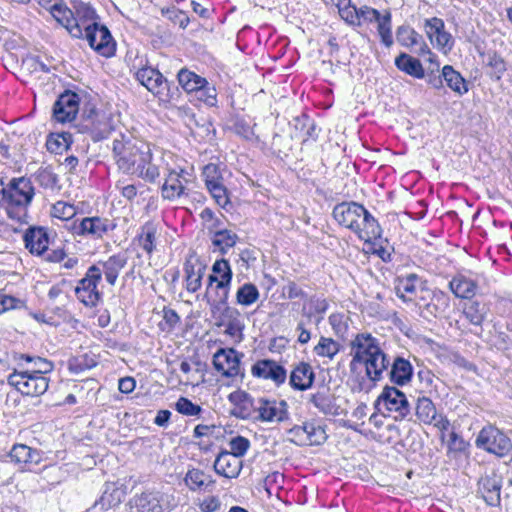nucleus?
I'll return each mask as SVG.
<instances>
[{
  "instance_id": "nucleus-1",
  "label": "nucleus",
  "mask_w": 512,
  "mask_h": 512,
  "mask_svg": "<svg viewBox=\"0 0 512 512\" xmlns=\"http://www.w3.org/2000/svg\"><path fill=\"white\" fill-rule=\"evenodd\" d=\"M112 154L118 168L126 174L153 183L159 177L158 167L152 163L149 144L131 134L119 133L112 141Z\"/></svg>"
},
{
  "instance_id": "nucleus-2",
  "label": "nucleus",
  "mask_w": 512,
  "mask_h": 512,
  "mask_svg": "<svg viewBox=\"0 0 512 512\" xmlns=\"http://www.w3.org/2000/svg\"><path fill=\"white\" fill-rule=\"evenodd\" d=\"M352 360L349 364L351 372H355L358 365H365L366 376L372 382L382 378L390 361L379 346L378 340L369 333H359L351 342Z\"/></svg>"
},
{
  "instance_id": "nucleus-3",
  "label": "nucleus",
  "mask_w": 512,
  "mask_h": 512,
  "mask_svg": "<svg viewBox=\"0 0 512 512\" xmlns=\"http://www.w3.org/2000/svg\"><path fill=\"white\" fill-rule=\"evenodd\" d=\"M333 217L341 226L352 230L359 239L371 242L381 237L378 221L357 202H342L333 209Z\"/></svg>"
},
{
  "instance_id": "nucleus-4",
  "label": "nucleus",
  "mask_w": 512,
  "mask_h": 512,
  "mask_svg": "<svg viewBox=\"0 0 512 512\" xmlns=\"http://www.w3.org/2000/svg\"><path fill=\"white\" fill-rule=\"evenodd\" d=\"M415 306L418 308L420 316L430 321L441 316L449 309L450 298L439 289H421V296L417 297Z\"/></svg>"
},
{
  "instance_id": "nucleus-5",
  "label": "nucleus",
  "mask_w": 512,
  "mask_h": 512,
  "mask_svg": "<svg viewBox=\"0 0 512 512\" xmlns=\"http://www.w3.org/2000/svg\"><path fill=\"white\" fill-rule=\"evenodd\" d=\"M3 202L9 207L25 209L34 197V187L29 178H13L1 187Z\"/></svg>"
},
{
  "instance_id": "nucleus-6",
  "label": "nucleus",
  "mask_w": 512,
  "mask_h": 512,
  "mask_svg": "<svg viewBox=\"0 0 512 512\" xmlns=\"http://www.w3.org/2000/svg\"><path fill=\"white\" fill-rule=\"evenodd\" d=\"M8 384L15 387L20 393L27 396H40L44 394L49 387V378L31 372L14 371L8 376Z\"/></svg>"
},
{
  "instance_id": "nucleus-7",
  "label": "nucleus",
  "mask_w": 512,
  "mask_h": 512,
  "mask_svg": "<svg viewBox=\"0 0 512 512\" xmlns=\"http://www.w3.org/2000/svg\"><path fill=\"white\" fill-rule=\"evenodd\" d=\"M101 278V268L98 265H92L88 268L85 277L76 286L75 294L85 306L94 307L101 299V293L97 288Z\"/></svg>"
},
{
  "instance_id": "nucleus-8",
  "label": "nucleus",
  "mask_w": 512,
  "mask_h": 512,
  "mask_svg": "<svg viewBox=\"0 0 512 512\" xmlns=\"http://www.w3.org/2000/svg\"><path fill=\"white\" fill-rule=\"evenodd\" d=\"M476 446L499 457L507 455L512 449L511 440L494 426L483 427L476 438Z\"/></svg>"
},
{
  "instance_id": "nucleus-9",
  "label": "nucleus",
  "mask_w": 512,
  "mask_h": 512,
  "mask_svg": "<svg viewBox=\"0 0 512 512\" xmlns=\"http://www.w3.org/2000/svg\"><path fill=\"white\" fill-rule=\"evenodd\" d=\"M90 47L104 57H111L115 53V42L106 26L97 22L87 24L83 30V36Z\"/></svg>"
},
{
  "instance_id": "nucleus-10",
  "label": "nucleus",
  "mask_w": 512,
  "mask_h": 512,
  "mask_svg": "<svg viewBox=\"0 0 512 512\" xmlns=\"http://www.w3.org/2000/svg\"><path fill=\"white\" fill-rule=\"evenodd\" d=\"M389 412H395L396 420H411V407L406 395L396 387L385 386L377 400Z\"/></svg>"
},
{
  "instance_id": "nucleus-11",
  "label": "nucleus",
  "mask_w": 512,
  "mask_h": 512,
  "mask_svg": "<svg viewBox=\"0 0 512 512\" xmlns=\"http://www.w3.org/2000/svg\"><path fill=\"white\" fill-rule=\"evenodd\" d=\"M289 418L288 404L285 400L258 398L253 419L260 422H283Z\"/></svg>"
},
{
  "instance_id": "nucleus-12",
  "label": "nucleus",
  "mask_w": 512,
  "mask_h": 512,
  "mask_svg": "<svg viewBox=\"0 0 512 512\" xmlns=\"http://www.w3.org/2000/svg\"><path fill=\"white\" fill-rule=\"evenodd\" d=\"M243 356L234 348H220L213 356L214 368L225 377H244L240 367Z\"/></svg>"
},
{
  "instance_id": "nucleus-13",
  "label": "nucleus",
  "mask_w": 512,
  "mask_h": 512,
  "mask_svg": "<svg viewBox=\"0 0 512 512\" xmlns=\"http://www.w3.org/2000/svg\"><path fill=\"white\" fill-rule=\"evenodd\" d=\"M79 102L80 97L77 93L64 91L53 105V118L60 123L73 121L79 110Z\"/></svg>"
},
{
  "instance_id": "nucleus-14",
  "label": "nucleus",
  "mask_w": 512,
  "mask_h": 512,
  "mask_svg": "<svg viewBox=\"0 0 512 512\" xmlns=\"http://www.w3.org/2000/svg\"><path fill=\"white\" fill-rule=\"evenodd\" d=\"M427 288V282L415 273L398 277L395 284L396 295L404 302H413L414 304L417 297L421 296V289Z\"/></svg>"
},
{
  "instance_id": "nucleus-15",
  "label": "nucleus",
  "mask_w": 512,
  "mask_h": 512,
  "mask_svg": "<svg viewBox=\"0 0 512 512\" xmlns=\"http://www.w3.org/2000/svg\"><path fill=\"white\" fill-rule=\"evenodd\" d=\"M251 374L255 378L270 380L276 386L284 384L287 378L286 369L272 359L256 361L251 367Z\"/></svg>"
},
{
  "instance_id": "nucleus-16",
  "label": "nucleus",
  "mask_w": 512,
  "mask_h": 512,
  "mask_svg": "<svg viewBox=\"0 0 512 512\" xmlns=\"http://www.w3.org/2000/svg\"><path fill=\"white\" fill-rule=\"evenodd\" d=\"M415 415L420 422L432 424L441 431L447 430L450 426L449 420L437 413L434 403L427 397L418 398Z\"/></svg>"
},
{
  "instance_id": "nucleus-17",
  "label": "nucleus",
  "mask_w": 512,
  "mask_h": 512,
  "mask_svg": "<svg viewBox=\"0 0 512 512\" xmlns=\"http://www.w3.org/2000/svg\"><path fill=\"white\" fill-rule=\"evenodd\" d=\"M425 29L431 43L439 50L447 53L453 48V38L451 34L445 31V25L442 19L433 17L425 20Z\"/></svg>"
},
{
  "instance_id": "nucleus-18",
  "label": "nucleus",
  "mask_w": 512,
  "mask_h": 512,
  "mask_svg": "<svg viewBox=\"0 0 512 512\" xmlns=\"http://www.w3.org/2000/svg\"><path fill=\"white\" fill-rule=\"evenodd\" d=\"M215 324L218 327H224V334L229 336L235 344L243 341L245 324L237 308L226 309L224 314L222 313V317H218V322H215Z\"/></svg>"
},
{
  "instance_id": "nucleus-19",
  "label": "nucleus",
  "mask_w": 512,
  "mask_h": 512,
  "mask_svg": "<svg viewBox=\"0 0 512 512\" xmlns=\"http://www.w3.org/2000/svg\"><path fill=\"white\" fill-rule=\"evenodd\" d=\"M114 225L108 220L100 217H85L78 224L74 223L75 233L92 238H102Z\"/></svg>"
},
{
  "instance_id": "nucleus-20",
  "label": "nucleus",
  "mask_w": 512,
  "mask_h": 512,
  "mask_svg": "<svg viewBox=\"0 0 512 512\" xmlns=\"http://www.w3.org/2000/svg\"><path fill=\"white\" fill-rule=\"evenodd\" d=\"M229 402L233 405L231 415L239 419H253L256 401L250 394L243 390H237L228 395Z\"/></svg>"
},
{
  "instance_id": "nucleus-21",
  "label": "nucleus",
  "mask_w": 512,
  "mask_h": 512,
  "mask_svg": "<svg viewBox=\"0 0 512 512\" xmlns=\"http://www.w3.org/2000/svg\"><path fill=\"white\" fill-rule=\"evenodd\" d=\"M136 79L154 95L163 96L168 91V82L163 75L152 67H142L136 72Z\"/></svg>"
},
{
  "instance_id": "nucleus-22",
  "label": "nucleus",
  "mask_w": 512,
  "mask_h": 512,
  "mask_svg": "<svg viewBox=\"0 0 512 512\" xmlns=\"http://www.w3.org/2000/svg\"><path fill=\"white\" fill-rule=\"evenodd\" d=\"M185 171L182 169L180 172L170 171L165 179L161 188L162 197L166 200L173 201L184 195H187L188 179L184 176Z\"/></svg>"
},
{
  "instance_id": "nucleus-23",
  "label": "nucleus",
  "mask_w": 512,
  "mask_h": 512,
  "mask_svg": "<svg viewBox=\"0 0 512 512\" xmlns=\"http://www.w3.org/2000/svg\"><path fill=\"white\" fill-rule=\"evenodd\" d=\"M397 42L406 48L415 50L418 54L424 55L430 53V49L425 43L422 35L407 25H402L396 30Z\"/></svg>"
},
{
  "instance_id": "nucleus-24",
  "label": "nucleus",
  "mask_w": 512,
  "mask_h": 512,
  "mask_svg": "<svg viewBox=\"0 0 512 512\" xmlns=\"http://www.w3.org/2000/svg\"><path fill=\"white\" fill-rule=\"evenodd\" d=\"M50 13L59 24L66 28L71 36L75 38L83 36V30L79 28V25L77 23L73 24V21H75L74 12L60 0L54 2Z\"/></svg>"
},
{
  "instance_id": "nucleus-25",
  "label": "nucleus",
  "mask_w": 512,
  "mask_h": 512,
  "mask_svg": "<svg viewBox=\"0 0 512 512\" xmlns=\"http://www.w3.org/2000/svg\"><path fill=\"white\" fill-rule=\"evenodd\" d=\"M25 247L36 255H42L47 251L50 238L46 228L30 227L24 234Z\"/></svg>"
},
{
  "instance_id": "nucleus-26",
  "label": "nucleus",
  "mask_w": 512,
  "mask_h": 512,
  "mask_svg": "<svg viewBox=\"0 0 512 512\" xmlns=\"http://www.w3.org/2000/svg\"><path fill=\"white\" fill-rule=\"evenodd\" d=\"M215 472L226 478H236L242 469V461L228 451H221L214 461Z\"/></svg>"
},
{
  "instance_id": "nucleus-27",
  "label": "nucleus",
  "mask_w": 512,
  "mask_h": 512,
  "mask_svg": "<svg viewBox=\"0 0 512 512\" xmlns=\"http://www.w3.org/2000/svg\"><path fill=\"white\" fill-rule=\"evenodd\" d=\"M314 379L312 366L306 362H300L291 371L289 384L294 390L305 391L312 387Z\"/></svg>"
},
{
  "instance_id": "nucleus-28",
  "label": "nucleus",
  "mask_w": 512,
  "mask_h": 512,
  "mask_svg": "<svg viewBox=\"0 0 512 512\" xmlns=\"http://www.w3.org/2000/svg\"><path fill=\"white\" fill-rule=\"evenodd\" d=\"M451 292L461 299H471L478 290L477 280L462 273L456 274L449 282Z\"/></svg>"
},
{
  "instance_id": "nucleus-29",
  "label": "nucleus",
  "mask_w": 512,
  "mask_h": 512,
  "mask_svg": "<svg viewBox=\"0 0 512 512\" xmlns=\"http://www.w3.org/2000/svg\"><path fill=\"white\" fill-rule=\"evenodd\" d=\"M206 266L199 260L194 262L191 259L184 263L186 289L190 293L197 292L202 285V279L205 274Z\"/></svg>"
},
{
  "instance_id": "nucleus-30",
  "label": "nucleus",
  "mask_w": 512,
  "mask_h": 512,
  "mask_svg": "<svg viewBox=\"0 0 512 512\" xmlns=\"http://www.w3.org/2000/svg\"><path fill=\"white\" fill-rule=\"evenodd\" d=\"M501 481L496 476H485L479 481L478 492L481 493L484 501L490 506L500 504Z\"/></svg>"
},
{
  "instance_id": "nucleus-31",
  "label": "nucleus",
  "mask_w": 512,
  "mask_h": 512,
  "mask_svg": "<svg viewBox=\"0 0 512 512\" xmlns=\"http://www.w3.org/2000/svg\"><path fill=\"white\" fill-rule=\"evenodd\" d=\"M184 483L192 492L207 491L212 489L215 480L201 469L190 468L184 477Z\"/></svg>"
},
{
  "instance_id": "nucleus-32",
  "label": "nucleus",
  "mask_w": 512,
  "mask_h": 512,
  "mask_svg": "<svg viewBox=\"0 0 512 512\" xmlns=\"http://www.w3.org/2000/svg\"><path fill=\"white\" fill-rule=\"evenodd\" d=\"M412 375L413 367L407 359L398 356L393 360L391 370L389 372L392 383L403 386L410 382Z\"/></svg>"
},
{
  "instance_id": "nucleus-33",
  "label": "nucleus",
  "mask_w": 512,
  "mask_h": 512,
  "mask_svg": "<svg viewBox=\"0 0 512 512\" xmlns=\"http://www.w3.org/2000/svg\"><path fill=\"white\" fill-rule=\"evenodd\" d=\"M177 78L179 84L186 92L204 95L205 85H208L205 78L186 69H181L178 72Z\"/></svg>"
},
{
  "instance_id": "nucleus-34",
  "label": "nucleus",
  "mask_w": 512,
  "mask_h": 512,
  "mask_svg": "<svg viewBox=\"0 0 512 512\" xmlns=\"http://www.w3.org/2000/svg\"><path fill=\"white\" fill-rule=\"evenodd\" d=\"M9 456L11 461L24 466L38 464L41 459L40 453L36 449H32L25 444H15L12 447Z\"/></svg>"
},
{
  "instance_id": "nucleus-35",
  "label": "nucleus",
  "mask_w": 512,
  "mask_h": 512,
  "mask_svg": "<svg viewBox=\"0 0 512 512\" xmlns=\"http://www.w3.org/2000/svg\"><path fill=\"white\" fill-rule=\"evenodd\" d=\"M102 272L110 285H115L120 271L127 264V257L124 254L110 256L106 261L100 262Z\"/></svg>"
},
{
  "instance_id": "nucleus-36",
  "label": "nucleus",
  "mask_w": 512,
  "mask_h": 512,
  "mask_svg": "<svg viewBox=\"0 0 512 512\" xmlns=\"http://www.w3.org/2000/svg\"><path fill=\"white\" fill-rule=\"evenodd\" d=\"M395 65L399 70L417 79H422L425 76L421 62L406 53H401L396 57Z\"/></svg>"
},
{
  "instance_id": "nucleus-37",
  "label": "nucleus",
  "mask_w": 512,
  "mask_h": 512,
  "mask_svg": "<svg viewBox=\"0 0 512 512\" xmlns=\"http://www.w3.org/2000/svg\"><path fill=\"white\" fill-rule=\"evenodd\" d=\"M442 76L446 85L458 95L468 92L466 80L451 65H445L442 68Z\"/></svg>"
},
{
  "instance_id": "nucleus-38",
  "label": "nucleus",
  "mask_w": 512,
  "mask_h": 512,
  "mask_svg": "<svg viewBox=\"0 0 512 512\" xmlns=\"http://www.w3.org/2000/svg\"><path fill=\"white\" fill-rule=\"evenodd\" d=\"M156 234L157 228L154 223L146 222L140 229L137 235L139 246L148 254L151 255L156 248Z\"/></svg>"
},
{
  "instance_id": "nucleus-39",
  "label": "nucleus",
  "mask_w": 512,
  "mask_h": 512,
  "mask_svg": "<svg viewBox=\"0 0 512 512\" xmlns=\"http://www.w3.org/2000/svg\"><path fill=\"white\" fill-rule=\"evenodd\" d=\"M488 310L485 303L475 300L464 306L463 314L472 325L481 326L487 316Z\"/></svg>"
},
{
  "instance_id": "nucleus-40",
  "label": "nucleus",
  "mask_w": 512,
  "mask_h": 512,
  "mask_svg": "<svg viewBox=\"0 0 512 512\" xmlns=\"http://www.w3.org/2000/svg\"><path fill=\"white\" fill-rule=\"evenodd\" d=\"M122 502V491H120L114 484H106L105 489L98 501L95 502L94 507L100 506L103 511L109 510Z\"/></svg>"
},
{
  "instance_id": "nucleus-41",
  "label": "nucleus",
  "mask_w": 512,
  "mask_h": 512,
  "mask_svg": "<svg viewBox=\"0 0 512 512\" xmlns=\"http://www.w3.org/2000/svg\"><path fill=\"white\" fill-rule=\"evenodd\" d=\"M310 402L323 414L336 415L337 406L334 397L327 391H318L310 396Z\"/></svg>"
},
{
  "instance_id": "nucleus-42",
  "label": "nucleus",
  "mask_w": 512,
  "mask_h": 512,
  "mask_svg": "<svg viewBox=\"0 0 512 512\" xmlns=\"http://www.w3.org/2000/svg\"><path fill=\"white\" fill-rule=\"evenodd\" d=\"M72 144V135L68 132L52 133L47 137V150L54 154H62L67 151Z\"/></svg>"
},
{
  "instance_id": "nucleus-43",
  "label": "nucleus",
  "mask_w": 512,
  "mask_h": 512,
  "mask_svg": "<svg viewBox=\"0 0 512 512\" xmlns=\"http://www.w3.org/2000/svg\"><path fill=\"white\" fill-rule=\"evenodd\" d=\"M163 496L159 493H142L136 499V506L141 512H163Z\"/></svg>"
},
{
  "instance_id": "nucleus-44",
  "label": "nucleus",
  "mask_w": 512,
  "mask_h": 512,
  "mask_svg": "<svg viewBox=\"0 0 512 512\" xmlns=\"http://www.w3.org/2000/svg\"><path fill=\"white\" fill-rule=\"evenodd\" d=\"M237 240V234L227 229L216 231L211 239L212 245L218 249L221 254H226L230 248L235 246Z\"/></svg>"
},
{
  "instance_id": "nucleus-45",
  "label": "nucleus",
  "mask_w": 512,
  "mask_h": 512,
  "mask_svg": "<svg viewBox=\"0 0 512 512\" xmlns=\"http://www.w3.org/2000/svg\"><path fill=\"white\" fill-rule=\"evenodd\" d=\"M74 23H77L79 25V28L84 30L85 26L87 24H91L93 22H96V12L91 7L90 4L84 3V2H76L74 4Z\"/></svg>"
},
{
  "instance_id": "nucleus-46",
  "label": "nucleus",
  "mask_w": 512,
  "mask_h": 512,
  "mask_svg": "<svg viewBox=\"0 0 512 512\" xmlns=\"http://www.w3.org/2000/svg\"><path fill=\"white\" fill-rule=\"evenodd\" d=\"M328 309V302L326 299L317 297H311L303 305L301 313L304 318L308 319V322H312V317L316 314H324Z\"/></svg>"
},
{
  "instance_id": "nucleus-47",
  "label": "nucleus",
  "mask_w": 512,
  "mask_h": 512,
  "mask_svg": "<svg viewBox=\"0 0 512 512\" xmlns=\"http://www.w3.org/2000/svg\"><path fill=\"white\" fill-rule=\"evenodd\" d=\"M391 12L386 10L385 13L380 17L377 23V31L381 38V42L386 47H391L393 45V37H392V23H391Z\"/></svg>"
},
{
  "instance_id": "nucleus-48",
  "label": "nucleus",
  "mask_w": 512,
  "mask_h": 512,
  "mask_svg": "<svg viewBox=\"0 0 512 512\" xmlns=\"http://www.w3.org/2000/svg\"><path fill=\"white\" fill-rule=\"evenodd\" d=\"M212 272L219 277V282L216 288H223L226 285H231L232 282V269L226 259L216 260L212 265Z\"/></svg>"
},
{
  "instance_id": "nucleus-49",
  "label": "nucleus",
  "mask_w": 512,
  "mask_h": 512,
  "mask_svg": "<svg viewBox=\"0 0 512 512\" xmlns=\"http://www.w3.org/2000/svg\"><path fill=\"white\" fill-rule=\"evenodd\" d=\"M259 298V291L252 283L243 284L236 293V302L242 306H250Z\"/></svg>"
},
{
  "instance_id": "nucleus-50",
  "label": "nucleus",
  "mask_w": 512,
  "mask_h": 512,
  "mask_svg": "<svg viewBox=\"0 0 512 512\" xmlns=\"http://www.w3.org/2000/svg\"><path fill=\"white\" fill-rule=\"evenodd\" d=\"M486 66L490 69L488 74L491 78L500 80L506 71V64L504 59L496 52H489L486 55Z\"/></svg>"
},
{
  "instance_id": "nucleus-51",
  "label": "nucleus",
  "mask_w": 512,
  "mask_h": 512,
  "mask_svg": "<svg viewBox=\"0 0 512 512\" xmlns=\"http://www.w3.org/2000/svg\"><path fill=\"white\" fill-rule=\"evenodd\" d=\"M340 347L337 341L322 336L318 344L314 347V352L320 357L332 359L340 351Z\"/></svg>"
},
{
  "instance_id": "nucleus-52",
  "label": "nucleus",
  "mask_w": 512,
  "mask_h": 512,
  "mask_svg": "<svg viewBox=\"0 0 512 512\" xmlns=\"http://www.w3.org/2000/svg\"><path fill=\"white\" fill-rule=\"evenodd\" d=\"M20 358L24 359L27 362L33 363V365H34L33 369L28 370L29 372H31L33 374L45 376L47 373H50L54 368V365L51 361H49L45 358L39 357V356L32 357L29 355L22 354L20 356Z\"/></svg>"
},
{
  "instance_id": "nucleus-53",
  "label": "nucleus",
  "mask_w": 512,
  "mask_h": 512,
  "mask_svg": "<svg viewBox=\"0 0 512 512\" xmlns=\"http://www.w3.org/2000/svg\"><path fill=\"white\" fill-rule=\"evenodd\" d=\"M35 180L45 189H54L58 183V176L50 167H44L36 172Z\"/></svg>"
},
{
  "instance_id": "nucleus-54",
  "label": "nucleus",
  "mask_w": 512,
  "mask_h": 512,
  "mask_svg": "<svg viewBox=\"0 0 512 512\" xmlns=\"http://www.w3.org/2000/svg\"><path fill=\"white\" fill-rule=\"evenodd\" d=\"M175 410L185 416H199L202 412L201 406L194 404L186 397H180L176 401Z\"/></svg>"
},
{
  "instance_id": "nucleus-55",
  "label": "nucleus",
  "mask_w": 512,
  "mask_h": 512,
  "mask_svg": "<svg viewBox=\"0 0 512 512\" xmlns=\"http://www.w3.org/2000/svg\"><path fill=\"white\" fill-rule=\"evenodd\" d=\"M229 447L230 454L240 459L250 448V441L243 436H236L229 441Z\"/></svg>"
},
{
  "instance_id": "nucleus-56",
  "label": "nucleus",
  "mask_w": 512,
  "mask_h": 512,
  "mask_svg": "<svg viewBox=\"0 0 512 512\" xmlns=\"http://www.w3.org/2000/svg\"><path fill=\"white\" fill-rule=\"evenodd\" d=\"M197 506L201 512H222V502L215 495H208L203 499H199Z\"/></svg>"
},
{
  "instance_id": "nucleus-57",
  "label": "nucleus",
  "mask_w": 512,
  "mask_h": 512,
  "mask_svg": "<svg viewBox=\"0 0 512 512\" xmlns=\"http://www.w3.org/2000/svg\"><path fill=\"white\" fill-rule=\"evenodd\" d=\"M162 14L165 15L171 22L179 25L180 28L185 29L189 24L188 15L177 8H168L166 10H162Z\"/></svg>"
},
{
  "instance_id": "nucleus-58",
  "label": "nucleus",
  "mask_w": 512,
  "mask_h": 512,
  "mask_svg": "<svg viewBox=\"0 0 512 512\" xmlns=\"http://www.w3.org/2000/svg\"><path fill=\"white\" fill-rule=\"evenodd\" d=\"M202 175H203L206 187H209L213 184L223 181L221 172H220L218 166L214 163H209L206 166H204Z\"/></svg>"
},
{
  "instance_id": "nucleus-59",
  "label": "nucleus",
  "mask_w": 512,
  "mask_h": 512,
  "mask_svg": "<svg viewBox=\"0 0 512 512\" xmlns=\"http://www.w3.org/2000/svg\"><path fill=\"white\" fill-rule=\"evenodd\" d=\"M207 189L219 206L225 207L229 203L227 189L222 181L207 187Z\"/></svg>"
},
{
  "instance_id": "nucleus-60",
  "label": "nucleus",
  "mask_w": 512,
  "mask_h": 512,
  "mask_svg": "<svg viewBox=\"0 0 512 512\" xmlns=\"http://www.w3.org/2000/svg\"><path fill=\"white\" fill-rule=\"evenodd\" d=\"M339 14L343 20L349 24L360 25L359 22V9L350 4L337 6Z\"/></svg>"
},
{
  "instance_id": "nucleus-61",
  "label": "nucleus",
  "mask_w": 512,
  "mask_h": 512,
  "mask_svg": "<svg viewBox=\"0 0 512 512\" xmlns=\"http://www.w3.org/2000/svg\"><path fill=\"white\" fill-rule=\"evenodd\" d=\"M489 343L492 346H494L497 350L504 351L509 349L511 345V339L505 332L498 331L495 328L494 332L490 337Z\"/></svg>"
},
{
  "instance_id": "nucleus-62",
  "label": "nucleus",
  "mask_w": 512,
  "mask_h": 512,
  "mask_svg": "<svg viewBox=\"0 0 512 512\" xmlns=\"http://www.w3.org/2000/svg\"><path fill=\"white\" fill-rule=\"evenodd\" d=\"M75 214V209L73 205L67 204L65 202H57L53 205V216L68 220L73 217Z\"/></svg>"
},
{
  "instance_id": "nucleus-63",
  "label": "nucleus",
  "mask_w": 512,
  "mask_h": 512,
  "mask_svg": "<svg viewBox=\"0 0 512 512\" xmlns=\"http://www.w3.org/2000/svg\"><path fill=\"white\" fill-rule=\"evenodd\" d=\"M311 323L312 322H308V319L304 317L298 322L296 332L298 333L297 341L300 344H306L310 341L311 331L309 329V326L311 325Z\"/></svg>"
},
{
  "instance_id": "nucleus-64",
  "label": "nucleus",
  "mask_w": 512,
  "mask_h": 512,
  "mask_svg": "<svg viewBox=\"0 0 512 512\" xmlns=\"http://www.w3.org/2000/svg\"><path fill=\"white\" fill-rule=\"evenodd\" d=\"M468 447V443L464 441L457 433L451 432L448 442V448L453 452H464Z\"/></svg>"
}]
</instances>
